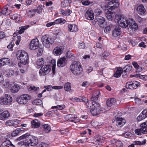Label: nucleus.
Instances as JSON below:
<instances>
[{"label": "nucleus", "instance_id": "nucleus-11", "mask_svg": "<svg viewBox=\"0 0 147 147\" xmlns=\"http://www.w3.org/2000/svg\"><path fill=\"white\" fill-rule=\"evenodd\" d=\"M39 40L37 38H35L31 41L29 44V47L30 50H34L38 49L39 47Z\"/></svg>", "mask_w": 147, "mask_h": 147}, {"label": "nucleus", "instance_id": "nucleus-52", "mask_svg": "<svg viewBox=\"0 0 147 147\" xmlns=\"http://www.w3.org/2000/svg\"><path fill=\"white\" fill-rule=\"evenodd\" d=\"M146 117H145L143 113L142 112L140 115L137 117V120L138 121H140L145 118Z\"/></svg>", "mask_w": 147, "mask_h": 147}, {"label": "nucleus", "instance_id": "nucleus-29", "mask_svg": "<svg viewBox=\"0 0 147 147\" xmlns=\"http://www.w3.org/2000/svg\"><path fill=\"white\" fill-rule=\"evenodd\" d=\"M32 127L33 128H37L40 125V122L37 120L35 119L31 122Z\"/></svg>", "mask_w": 147, "mask_h": 147}, {"label": "nucleus", "instance_id": "nucleus-28", "mask_svg": "<svg viewBox=\"0 0 147 147\" xmlns=\"http://www.w3.org/2000/svg\"><path fill=\"white\" fill-rule=\"evenodd\" d=\"M123 71V70L122 68L120 67L117 68V71L114 75V76L117 78L119 77L122 73Z\"/></svg>", "mask_w": 147, "mask_h": 147}, {"label": "nucleus", "instance_id": "nucleus-25", "mask_svg": "<svg viewBox=\"0 0 147 147\" xmlns=\"http://www.w3.org/2000/svg\"><path fill=\"white\" fill-rule=\"evenodd\" d=\"M0 147H15V146L9 141L7 140L2 143Z\"/></svg>", "mask_w": 147, "mask_h": 147}, {"label": "nucleus", "instance_id": "nucleus-19", "mask_svg": "<svg viewBox=\"0 0 147 147\" xmlns=\"http://www.w3.org/2000/svg\"><path fill=\"white\" fill-rule=\"evenodd\" d=\"M63 51V49L61 46H57L53 50V52L54 55H61Z\"/></svg>", "mask_w": 147, "mask_h": 147}, {"label": "nucleus", "instance_id": "nucleus-1", "mask_svg": "<svg viewBox=\"0 0 147 147\" xmlns=\"http://www.w3.org/2000/svg\"><path fill=\"white\" fill-rule=\"evenodd\" d=\"M23 139L25 142H23V144L26 146H29L30 144L31 146H35L37 144L38 142V139L36 137L30 135L28 133L20 136L18 138V140H20Z\"/></svg>", "mask_w": 147, "mask_h": 147}, {"label": "nucleus", "instance_id": "nucleus-7", "mask_svg": "<svg viewBox=\"0 0 147 147\" xmlns=\"http://www.w3.org/2000/svg\"><path fill=\"white\" fill-rule=\"evenodd\" d=\"M31 98L30 96L28 94H23L21 95L17 99V101L18 103L22 105H25Z\"/></svg>", "mask_w": 147, "mask_h": 147}, {"label": "nucleus", "instance_id": "nucleus-27", "mask_svg": "<svg viewBox=\"0 0 147 147\" xmlns=\"http://www.w3.org/2000/svg\"><path fill=\"white\" fill-rule=\"evenodd\" d=\"M68 28L69 31L71 32H75L78 31V28L75 24H69Z\"/></svg>", "mask_w": 147, "mask_h": 147}, {"label": "nucleus", "instance_id": "nucleus-42", "mask_svg": "<svg viewBox=\"0 0 147 147\" xmlns=\"http://www.w3.org/2000/svg\"><path fill=\"white\" fill-rule=\"evenodd\" d=\"M21 131L20 128H17L15 131H14L11 134V135L12 137H15L17 136Z\"/></svg>", "mask_w": 147, "mask_h": 147}, {"label": "nucleus", "instance_id": "nucleus-39", "mask_svg": "<svg viewBox=\"0 0 147 147\" xmlns=\"http://www.w3.org/2000/svg\"><path fill=\"white\" fill-rule=\"evenodd\" d=\"M36 11V9H33L28 10L27 11L28 15L29 17L31 18L35 15Z\"/></svg>", "mask_w": 147, "mask_h": 147}, {"label": "nucleus", "instance_id": "nucleus-15", "mask_svg": "<svg viewBox=\"0 0 147 147\" xmlns=\"http://www.w3.org/2000/svg\"><path fill=\"white\" fill-rule=\"evenodd\" d=\"M115 123L116 125L118 127H121L123 126L125 124V121L123 118L117 117L115 118Z\"/></svg>", "mask_w": 147, "mask_h": 147}, {"label": "nucleus", "instance_id": "nucleus-47", "mask_svg": "<svg viewBox=\"0 0 147 147\" xmlns=\"http://www.w3.org/2000/svg\"><path fill=\"white\" fill-rule=\"evenodd\" d=\"M39 88L37 87H35L33 86H29L27 87V89L29 91L33 90L36 91L38 90Z\"/></svg>", "mask_w": 147, "mask_h": 147}, {"label": "nucleus", "instance_id": "nucleus-60", "mask_svg": "<svg viewBox=\"0 0 147 147\" xmlns=\"http://www.w3.org/2000/svg\"><path fill=\"white\" fill-rule=\"evenodd\" d=\"M132 76L133 77L138 78L142 79L143 78L144 75H141L140 74H136L132 75Z\"/></svg>", "mask_w": 147, "mask_h": 147}, {"label": "nucleus", "instance_id": "nucleus-36", "mask_svg": "<svg viewBox=\"0 0 147 147\" xmlns=\"http://www.w3.org/2000/svg\"><path fill=\"white\" fill-rule=\"evenodd\" d=\"M66 57L72 61H73L75 58L74 55L72 53L69 51L68 52L66 55Z\"/></svg>", "mask_w": 147, "mask_h": 147}, {"label": "nucleus", "instance_id": "nucleus-54", "mask_svg": "<svg viewBox=\"0 0 147 147\" xmlns=\"http://www.w3.org/2000/svg\"><path fill=\"white\" fill-rule=\"evenodd\" d=\"M111 27L112 25H110ZM111 30V27L110 26H107L105 27V29H104V32L106 33H109Z\"/></svg>", "mask_w": 147, "mask_h": 147}, {"label": "nucleus", "instance_id": "nucleus-6", "mask_svg": "<svg viewBox=\"0 0 147 147\" xmlns=\"http://www.w3.org/2000/svg\"><path fill=\"white\" fill-rule=\"evenodd\" d=\"M18 52L20 53L19 56L20 63L24 65L28 63L29 61L28 54L24 51L21 50L18 51Z\"/></svg>", "mask_w": 147, "mask_h": 147}, {"label": "nucleus", "instance_id": "nucleus-13", "mask_svg": "<svg viewBox=\"0 0 147 147\" xmlns=\"http://www.w3.org/2000/svg\"><path fill=\"white\" fill-rule=\"evenodd\" d=\"M21 122L20 120L15 119L7 120L5 123V124L9 126H14L17 125Z\"/></svg>", "mask_w": 147, "mask_h": 147}, {"label": "nucleus", "instance_id": "nucleus-21", "mask_svg": "<svg viewBox=\"0 0 147 147\" xmlns=\"http://www.w3.org/2000/svg\"><path fill=\"white\" fill-rule=\"evenodd\" d=\"M121 33V28L119 27H115L112 31V35L115 37L118 36Z\"/></svg>", "mask_w": 147, "mask_h": 147}, {"label": "nucleus", "instance_id": "nucleus-48", "mask_svg": "<svg viewBox=\"0 0 147 147\" xmlns=\"http://www.w3.org/2000/svg\"><path fill=\"white\" fill-rule=\"evenodd\" d=\"M130 82L133 87L132 88H133V89H136L137 87L140 85V83L137 81Z\"/></svg>", "mask_w": 147, "mask_h": 147}, {"label": "nucleus", "instance_id": "nucleus-3", "mask_svg": "<svg viewBox=\"0 0 147 147\" xmlns=\"http://www.w3.org/2000/svg\"><path fill=\"white\" fill-rule=\"evenodd\" d=\"M70 67L71 71L75 75H79L82 71L81 64L79 61H75L72 62Z\"/></svg>", "mask_w": 147, "mask_h": 147}, {"label": "nucleus", "instance_id": "nucleus-20", "mask_svg": "<svg viewBox=\"0 0 147 147\" xmlns=\"http://www.w3.org/2000/svg\"><path fill=\"white\" fill-rule=\"evenodd\" d=\"M95 20L96 22H97L99 26L100 27L102 26V25L105 21L104 18L100 16L96 18Z\"/></svg>", "mask_w": 147, "mask_h": 147}, {"label": "nucleus", "instance_id": "nucleus-16", "mask_svg": "<svg viewBox=\"0 0 147 147\" xmlns=\"http://www.w3.org/2000/svg\"><path fill=\"white\" fill-rule=\"evenodd\" d=\"M11 92L13 93L18 92L20 89V87L18 84L15 83H12L11 84L10 88Z\"/></svg>", "mask_w": 147, "mask_h": 147}, {"label": "nucleus", "instance_id": "nucleus-4", "mask_svg": "<svg viewBox=\"0 0 147 147\" xmlns=\"http://www.w3.org/2000/svg\"><path fill=\"white\" fill-rule=\"evenodd\" d=\"M115 22L118 23L119 26L122 28H126L128 26L129 23L127 18L120 15L115 16Z\"/></svg>", "mask_w": 147, "mask_h": 147}, {"label": "nucleus", "instance_id": "nucleus-26", "mask_svg": "<svg viewBox=\"0 0 147 147\" xmlns=\"http://www.w3.org/2000/svg\"><path fill=\"white\" fill-rule=\"evenodd\" d=\"M10 62V60L8 58H4L0 59V63L1 64V66L8 65Z\"/></svg>", "mask_w": 147, "mask_h": 147}, {"label": "nucleus", "instance_id": "nucleus-9", "mask_svg": "<svg viewBox=\"0 0 147 147\" xmlns=\"http://www.w3.org/2000/svg\"><path fill=\"white\" fill-rule=\"evenodd\" d=\"M140 129H137L135 131L136 134L141 135L142 133H147V121L141 124Z\"/></svg>", "mask_w": 147, "mask_h": 147}, {"label": "nucleus", "instance_id": "nucleus-34", "mask_svg": "<svg viewBox=\"0 0 147 147\" xmlns=\"http://www.w3.org/2000/svg\"><path fill=\"white\" fill-rule=\"evenodd\" d=\"M42 127L45 133H48L51 130V126L48 124H46L42 125Z\"/></svg>", "mask_w": 147, "mask_h": 147}, {"label": "nucleus", "instance_id": "nucleus-58", "mask_svg": "<svg viewBox=\"0 0 147 147\" xmlns=\"http://www.w3.org/2000/svg\"><path fill=\"white\" fill-rule=\"evenodd\" d=\"M73 119H72L73 120L71 121L75 123H77L79 121V118L77 117H76L74 115V116H73Z\"/></svg>", "mask_w": 147, "mask_h": 147}, {"label": "nucleus", "instance_id": "nucleus-59", "mask_svg": "<svg viewBox=\"0 0 147 147\" xmlns=\"http://www.w3.org/2000/svg\"><path fill=\"white\" fill-rule=\"evenodd\" d=\"M71 100L73 101H75L76 102H81L80 98H78L76 97H73L72 98Z\"/></svg>", "mask_w": 147, "mask_h": 147}, {"label": "nucleus", "instance_id": "nucleus-24", "mask_svg": "<svg viewBox=\"0 0 147 147\" xmlns=\"http://www.w3.org/2000/svg\"><path fill=\"white\" fill-rule=\"evenodd\" d=\"M136 10L138 13L141 15H143L146 11L143 6L142 5H139L137 7Z\"/></svg>", "mask_w": 147, "mask_h": 147}, {"label": "nucleus", "instance_id": "nucleus-35", "mask_svg": "<svg viewBox=\"0 0 147 147\" xmlns=\"http://www.w3.org/2000/svg\"><path fill=\"white\" fill-rule=\"evenodd\" d=\"M113 13L110 11L107 10L106 13V16L108 19L111 20L113 18Z\"/></svg>", "mask_w": 147, "mask_h": 147}, {"label": "nucleus", "instance_id": "nucleus-33", "mask_svg": "<svg viewBox=\"0 0 147 147\" xmlns=\"http://www.w3.org/2000/svg\"><path fill=\"white\" fill-rule=\"evenodd\" d=\"M71 11L69 9H66L65 10H62L61 11L60 13L63 16L69 15L71 13Z\"/></svg>", "mask_w": 147, "mask_h": 147}, {"label": "nucleus", "instance_id": "nucleus-56", "mask_svg": "<svg viewBox=\"0 0 147 147\" xmlns=\"http://www.w3.org/2000/svg\"><path fill=\"white\" fill-rule=\"evenodd\" d=\"M126 87L127 88L133 89V88H132L133 87L130 82H128L126 83Z\"/></svg>", "mask_w": 147, "mask_h": 147}, {"label": "nucleus", "instance_id": "nucleus-31", "mask_svg": "<svg viewBox=\"0 0 147 147\" xmlns=\"http://www.w3.org/2000/svg\"><path fill=\"white\" fill-rule=\"evenodd\" d=\"M80 99L81 102L82 101L86 104H88V105H88V107H91V103L92 102L91 100H88V99L85 97H81Z\"/></svg>", "mask_w": 147, "mask_h": 147}, {"label": "nucleus", "instance_id": "nucleus-49", "mask_svg": "<svg viewBox=\"0 0 147 147\" xmlns=\"http://www.w3.org/2000/svg\"><path fill=\"white\" fill-rule=\"evenodd\" d=\"M114 147H123L122 143L119 141L117 140L115 141L114 145Z\"/></svg>", "mask_w": 147, "mask_h": 147}, {"label": "nucleus", "instance_id": "nucleus-55", "mask_svg": "<svg viewBox=\"0 0 147 147\" xmlns=\"http://www.w3.org/2000/svg\"><path fill=\"white\" fill-rule=\"evenodd\" d=\"M134 101L135 103L137 105L141 104L142 102L141 100L138 98H135Z\"/></svg>", "mask_w": 147, "mask_h": 147}, {"label": "nucleus", "instance_id": "nucleus-45", "mask_svg": "<svg viewBox=\"0 0 147 147\" xmlns=\"http://www.w3.org/2000/svg\"><path fill=\"white\" fill-rule=\"evenodd\" d=\"M71 84L70 83L67 82L65 84L64 86V89L65 91H69L71 90Z\"/></svg>", "mask_w": 147, "mask_h": 147}, {"label": "nucleus", "instance_id": "nucleus-46", "mask_svg": "<svg viewBox=\"0 0 147 147\" xmlns=\"http://www.w3.org/2000/svg\"><path fill=\"white\" fill-rule=\"evenodd\" d=\"M73 116H74V115L72 114H69L66 115L65 116V118L66 120L67 121H71L73 119Z\"/></svg>", "mask_w": 147, "mask_h": 147}, {"label": "nucleus", "instance_id": "nucleus-14", "mask_svg": "<svg viewBox=\"0 0 147 147\" xmlns=\"http://www.w3.org/2000/svg\"><path fill=\"white\" fill-rule=\"evenodd\" d=\"M85 16L86 19L89 20H92L94 18V13L91 10H88L85 13Z\"/></svg>", "mask_w": 147, "mask_h": 147}, {"label": "nucleus", "instance_id": "nucleus-32", "mask_svg": "<svg viewBox=\"0 0 147 147\" xmlns=\"http://www.w3.org/2000/svg\"><path fill=\"white\" fill-rule=\"evenodd\" d=\"M29 27V25H26L20 27L19 28L20 30L19 31H17V33L18 32L19 34H21L24 32L25 30L27 29Z\"/></svg>", "mask_w": 147, "mask_h": 147}, {"label": "nucleus", "instance_id": "nucleus-40", "mask_svg": "<svg viewBox=\"0 0 147 147\" xmlns=\"http://www.w3.org/2000/svg\"><path fill=\"white\" fill-rule=\"evenodd\" d=\"M132 66L130 65H127L125 66L123 68L124 71L126 72H129L131 70Z\"/></svg>", "mask_w": 147, "mask_h": 147}, {"label": "nucleus", "instance_id": "nucleus-57", "mask_svg": "<svg viewBox=\"0 0 147 147\" xmlns=\"http://www.w3.org/2000/svg\"><path fill=\"white\" fill-rule=\"evenodd\" d=\"M43 50H44L43 48H39L38 52L37 55L39 56L41 55L43 52Z\"/></svg>", "mask_w": 147, "mask_h": 147}, {"label": "nucleus", "instance_id": "nucleus-50", "mask_svg": "<svg viewBox=\"0 0 147 147\" xmlns=\"http://www.w3.org/2000/svg\"><path fill=\"white\" fill-rule=\"evenodd\" d=\"M146 142V140H144L143 141H142V142L140 141H136L134 142V144L136 145H144L145 144Z\"/></svg>", "mask_w": 147, "mask_h": 147}, {"label": "nucleus", "instance_id": "nucleus-63", "mask_svg": "<svg viewBox=\"0 0 147 147\" xmlns=\"http://www.w3.org/2000/svg\"><path fill=\"white\" fill-rule=\"evenodd\" d=\"M36 10V12L38 14H40L42 11V9L40 6L38 7Z\"/></svg>", "mask_w": 147, "mask_h": 147}, {"label": "nucleus", "instance_id": "nucleus-62", "mask_svg": "<svg viewBox=\"0 0 147 147\" xmlns=\"http://www.w3.org/2000/svg\"><path fill=\"white\" fill-rule=\"evenodd\" d=\"M65 107V106L64 105H58L57 107V109L59 110H62Z\"/></svg>", "mask_w": 147, "mask_h": 147}, {"label": "nucleus", "instance_id": "nucleus-17", "mask_svg": "<svg viewBox=\"0 0 147 147\" xmlns=\"http://www.w3.org/2000/svg\"><path fill=\"white\" fill-rule=\"evenodd\" d=\"M119 5V4L117 0L111 1L109 3V9H114L117 8Z\"/></svg>", "mask_w": 147, "mask_h": 147}, {"label": "nucleus", "instance_id": "nucleus-10", "mask_svg": "<svg viewBox=\"0 0 147 147\" xmlns=\"http://www.w3.org/2000/svg\"><path fill=\"white\" fill-rule=\"evenodd\" d=\"M51 69V66L49 65H44L39 70V74L40 76H44L48 74Z\"/></svg>", "mask_w": 147, "mask_h": 147}, {"label": "nucleus", "instance_id": "nucleus-12", "mask_svg": "<svg viewBox=\"0 0 147 147\" xmlns=\"http://www.w3.org/2000/svg\"><path fill=\"white\" fill-rule=\"evenodd\" d=\"M13 8L12 6L9 5H7L4 6L3 8L2 12H1V15H8L9 14L12 12V9Z\"/></svg>", "mask_w": 147, "mask_h": 147}, {"label": "nucleus", "instance_id": "nucleus-53", "mask_svg": "<svg viewBox=\"0 0 147 147\" xmlns=\"http://www.w3.org/2000/svg\"><path fill=\"white\" fill-rule=\"evenodd\" d=\"M129 28L135 30L138 28V26L136 23H134L133 24L130 25Z\"/></svg>", "mask_w": 147, "mask_h": 147}, {"label": "nucleus", "instance_id": "nucleus-43", "mask_svg": "<svg viewBox=\"0 0 147 147\" xmlns=\"http://www.w3.org/2000/svg\"><path fill=\"white\" fill-rule=\"evenodd\" d=\"M65 22L66 21L64 19H58L55 20L54 21V22L55 24H63L65 23Z\"/></svg>", "mask_w": 147, "mask_h": 147}, {"label": "nucleus", "instance_id": "nucleus-22", "mask_svg": "<svg viewBox=\"0 0 147 147\" xmlns=\"http://www.w3.org/2000/svg\"><path fill=\"white\" fill-rule=\"evenodd\" d=\"M66 60L65 57L61 58L58 60L57 66L59 67H63L66 64Z\"/></svg>", "mask_w": 147, "mask_h": 147}, {"label": "nucleus", "instance_id": "nucleus-8", "mask_svg": "<svg viewBox=\"0 0 147 147\" xmlns=\"http://www.w3.org/2000/svg\"><path fill=\"white\" fill-rule=\"evenodd\" d=\"M11 96L8 94H5V96L0 98V104L3 105H9L12 101Z\"/></svg>", "mask_w": 147, "mask_h": 147}, {"label": "nucleus", "instance_id": "nucleus-18", "mask_svg": "<svg viewBox=\"0 0 147 147\" xmlns=\"http://www.w3.org/2000/svg\"><path fill=\"white\" fill-rule=\"evenodd\" d=\"M9 116V113L7 111H4L2 109H0V118L2 120L8 118Z\"/></svg>", "mask_w": 147, "mask_h": 147}, {"label": "nucleus", "instance_id": "nucleus-30", "mask_svg": "<svg viewBox=\"0 0 147 147\" xmlns=\"http://www.w3.org/2000/svg\"><path fill=\"white\" fill-rule=\"evenodd\" d=\"M115 99L112 98L107 100V104L108 106L111 107L113 105H115L116 103Z\"/></svg>", "mask_w": 147, "mask_h": 147}, {"label": "nucleus", "instance_id": "nucleus-61", "mask_svg": "<svg viewBox=\"0 0 147 147\" xmlns=\"http://www.w3.org/2000/svg\"><path fill=\"white\" fill-rule=\"evenodd\" d=\"M19 16V15L17 14H15L11 16L10 17L12 19L15 20L18 19Z\"/></svg>", "mask_w": 147, "mask_h": 147}, {"label": "nucleus", "instance_id": "nucleus-37", "mask_svg": "<svg viewBox=\"0 0 147 147\" xmlns=\"http://www.w3.org/2000/svg\"><path fill=\"white\" fill-rule=\"evenodd\" d=\"M100 93L98 91H96L95 93L96 95H93L92 97L91 98V100H91L92 102H93L94 101H95V100H97L98 98V96Z\"/></svg>", "mask_w": 147, "mask_h": 147}, {"label": "nucleus", "instance_id": "nucleus-5", "mask_svg": "<svg viewBox=\"0 0 147 147\" xmlns=\"http://www.w3.org/2000/svg\"><path fill=\"white\" fill-rule=\"evenodd\" d=\"M41 41L43 46L47 48H49L54 42V39L53 38L49 37L46 35L42 36Z\"/></svg>", "mask_w": 147, "mask_h": 147}, {"label": "nucleus", "instance_id": "nucleus-41", "mask_svg": "<svg viewBox=\"0 0 147 147\" xmlns=\"http://www.w3.org/2000/svg\"><path fill=\"white\" fill-rule=\"evenodd\" d=\"M101 140V139L99 136H96L94 139V142L93 143L96 145H99V142Z\"/></svg>", "mask_w": 147, "mask_h": 147}, {"label": "nucleus", "instance_id": "nucleus-38", "mask_svg": "<svg viewBox=\"0 0 147 147\" xmlns=\"http://www.w3.org/2000/svg\"><path fill=\"white\" fill-rule=\"evenodd\" d=\"M71 2L70 0H64L61 3V6L63 7L68 6Z\"/></svg>", "mask_w": 147, "mask_h": 147}, {"label": "nucleus", "instance_id": "nucleus-44", "mask_svg": "<svg viewBox=\"0 0 147 147\" xmlns=\"http://www.w3.org/2000/svg\"><path fill=\"white\" fill-rule=\"evenodd\" d=\"M44 63V61L42 58L38 59L37 62L36 64L38 66L41 67Z\"/></svg>", "mask_w": 147, "mask_h": 147}, {"label": "nucleus", "instance_id": "nucleus-2", "mask_svg": "<svg viewBox=\"0 0 147 147\" xmlns=\"http://www.w3.org/2000/svg\"><path fill=\"white\" fill-rule=\"evenodd\" d=\"M91 109L90 112L93 116L98 115L103 112L104 109L101 107L99 103L95 101L91 103Z\"/></svg>", "mask_w": 147, "mask_h": 147}, {"label": "nucleus", "instance_id": "nucleus-23", "mask_svg": "<svg viewBox=\"0 0 147 147\" xmlns=\"http://www.w3.org/2000/svg\"><path fill=\"white\" fill-rule=\"evenodd\" d=\"M4 72V75L7 77H9L10 76H17L18 74L19 71L18 70L16 69L14 71L12 69H10L9 71V74H6L5 72Z\"/></svg>", "mask_w": 147, "mask_h": 147}, {"label": "nucleus", "instance_id": "nucleus-64", "mask_svg": "<svg viewBox=\"0 0 147 147\" xmlns=\"http://www.w3.org/2000/svg\"><path fill=\"white\" fill-rule=\"evenodd\" d=\"M78 47L80 49H84L85 47L84 44L82 42L80 43L78 45Z\"/></svg>", "mask_w": 147, "mask_h": 147}, {"label": "nucleus", "instance_id": "nucleus-51", "mask_svg": "<svg viewBox=\"0 0 147 147\" xmlns=\"http://www.w3.org/2000/svg\"><path fill=\"white\" fill-rule=\"evenodd\" d=\"M32 103L34 105H40L42 104V101L40 99H36L33 101Z\"/></svg>", "mask_w": 147, "mask_h": 147}]
</instances>
